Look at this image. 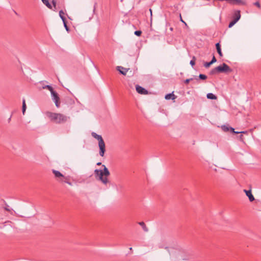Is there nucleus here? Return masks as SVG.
I'll return each instance as SVG.
<instances>
[{"label": "nucleus", "mask_w": 261, "mask_h": 261, "mask_svg": "<svg viewBox=\"0 0 261 261\" xmlns=\"http://www.w3.org/2000/svg\"><path fill=\"white\" fill-rule=\"evenodd\" d=\"M240 139H241V140H242V139H243V135H241L240 136Z\"/></svg>", "instance_id": "nucleus-38"}, {"label": "nucleus", "mask_w": 261, "mask_h": 261, "mask_svg": "<svg viewBox=\"0 0 261 261\" xmlns=\"http://www.w3.org/2000/svg\"><path fill=\"white\" fill-rule=\"evenodd\" d=\"M216 61H217V60H216V58L214 56H213V57L210 62H211V63L213 64V63H215Z\"/></svg>", "instance_id": "nucleus-31"}, {"label": "nucleus", "mask_w": 261, "mask_h": 261, "mask_svg": "<svg viewBox=\"0 0 261 261\" xmlns=\"http://www.w3.org/2000/svg\"><path fill=\"white\" fill-rule=\"evenodd\" d=\"M91 135L93 138L98 141V147L99 148V154L100 156L103 157L106 151V145L103 139H102L101 136L97 134L95 132H92L91 133Z\"/></svg>", "instance_id": "nucleus-3"}, {"label": "nucleus", "mask_w": 261, "mask_h": 261, "mask_svg": "<svg viewBox=\"0 0 261 261\" xmlns=\"http://www.w3.org/2000/svg\"><path fill=\"white\" fill-rule=\"evenodd\" d=\"M212 64V63H211V62H205L204 64V66L206 68H208Z\"/></svg>", "instance_id": "nucleus-26"}, {"label": "nucleus", "mask_w": 261, "mask_h": 261, "mask_svg": "<svg viewBox=\"0 0 261 261\" xmlns=\"http://www.w3.org/2000/svg\"><path fill=\"white\" fill-rule=\"evenodd\" d=\"M50 93L52 99L54 101L56 106L57 108H59L60 107V98L59 97L58 93L55 91H54V90H53L50 92Z\"/></svg>", "instance_id": "nucleus-6"}, {"label": "nucleus", "mask_w": 261, "mask_h": 261, "mask_svg": "<svg viewBox=\"0 0 261 261\" xmlns=\"http://www.w3.org/2000/svg\"><path fill=\"white\" fill-rule=\"evenodd\" d=\"M14 12L16 15H18L16 11H14Z\"/></svg>", "instance_id": "nucleus-40"}, {"label": "nucleus", "mask_w": 261, "mask_h": 261, "mask_svg": "<svg viewBox=\"0 0 261 261\" xmlns=\"http://www.w3.org/2000/svg\"><path fill=\"white\" fill-rule=\"evenodd\" d=\"M195 57H193L192 60L190 61V64L191 65V66H194L195 64Z\"/></svg>", "instance_id": "nucleus-24"}, {"label": "nucleus", "mask_w": 261, "mask_h": 261, "mask_svg": "<svg viewBox=\"0 0 261 261\" xmlns=\"http://www.w3.org/2000/svg\"><path fill=\"white\" fill-rule=\"evenodd\" d=\"M129 86H130V87L131 88H133V86H132V85L129 84Z\"/></svg>", "instance_id": "nucleus-39"}, {"label": "nucleus", "mask_w": 261, "mask_h": 261, "mask_svg": "<svg viewBox=\"0 0 261 261\" xmlns=\"http://www.w3.org/2000/svg\"><path fill=\"white\" fill-rule=\"evenodd\" d=\"M67 184L70 186H72V184L70 181H68Z\"/></svg>", "instance_id": "nucleus-36"}, {"label": "nucleus", "mask_w": 261, "mask_h": 261, "mask_svg": "<svg viewBox=\"0 0 261 261\" xmlns=\"http://www.w3.org/2000/svg\"><path fill=\"white\" fill-rule=\"evenodd\" d=\"M40 84L42 85V88L43 89H47L50 92L53 90V87L50 85H45L44 84V82H40Z\"/></svg>", "instance_id": "nucleus-12"}, {"label": "nucleus", "mask_w": 261, "mask_h": 261, "mask_svg": "<svg viewBox=\"0 0 261 261\" xmlns=\"http://www.w3.org/2000/svg\"><path fill=\"white\" fill-rule=\"evenodd\" d=\"M136 90L138 93L142 95H146L147 94V89L143 88L142 87L139 86V85H136L135 86Z\"/></svg>", "instance_id": "nucleus-8"}, {"label": "nucleus", "mask_w": 261, "mask_h": 261, "mask_svg": "<svg viewBox=\"0 0 261 261\" xmlns=\"http://www.w3.org/2000/svg\"><path fill=\"white\" fill-rule=\"evenodd\" d=\"M216 47L218 54L220 57H222L223 55L221 51L220 43L218 42L216 44Z\"/></svg>", "instance_id": "nucleus-13"}, {"label": "nucleus", "mask_w": 261, "mask_h": 261, "mask_svg": "<svg viewBox=\"0 0 261 261\" xmlns=\"http://www.w3.org/2000/svg\"><path fill=\"white\" fill-rule=\"evenodd\" d=\"M236 23H237L233 19L230 22L228 25V28H231Z\"/></svg>", "instance_id": "nucleus-25"}, {"label": "nucleus", "mask_w": 261, "mask_h": 261, "mask_svg": "<svg viewBox=\"0 0 261 261\" xmlns=\"http://www.w3.org/2000/svg\"><path fill=\"white\" fill-rule=\"evenodd\" d=\"M138 224L142 227V228L144 231H147L146 225L144 222H139Z\"/></svg>", "instance_id": "nucleus-20"}, {"label": "nucleus", "mask_w": 261, "mask_h": 261, "mask_svg": "<svg viewBox=\"0 0 261 261\" xmlns=\"http://www.w3.org/2000/svg\"><path fill=\"white\" fill-rule=\"evenodd\" d=\"M241 18L240 11L237 10L235 12L233 15V20L237 22Z\"/></svg>", "instance_id": "nucleus-11"}, {"label": "nucleus", "mask_w": 261, "mask_h": 261, "mask_svg": "<svg viewBox=\"0 0 261 261\" xmlns=\"http://www.w3.org/2000/svg\"><path fill=\"white\" fill-rule=\"evenodd\" d=\"M199 78L201 80H204L207 79V76L205 74H200L199 75Z\"/></svg>", "instance_id": "nucleus-23"}, {"label": "nucleus", "mask_w": 261, "mask_h": 261, "mask_svg": "<svg viewBox=\"0 0 261 261\" xmlns=\"http://www.w3.org/2000/svg\"><path fill=\"white\" fill-rule=\"evenodd\" d=\"M216 69L218 70L219 72L221 73L231 72L232 71V69L229 67V66L224 63L222 65L216 67Z\"/></svg>", "instance_id": "nucleus-5"}, {"label": "nucleus", "mask_w": 261, "mask_h": 261, "mask_svg": "<svg viewBox=\"0 0 261 261\" xmlns=\"http://www.w3.org/2000/svg\"><path fill=\"white\" fill-rule=\"evenodd\" d=\"M193 80L192 78H191V79H186L185 81V83L186 84H188L189 83V82L192 81Z\"/></svg>", "instance_id": "nucleus-33"}, {"label": "nucleus", "mask_w": 261, "mask_h": 261, "mask_svg": "<svg viewBox=\"0 0 261 261\" xmlns=\"http://www.w3.org/2000/svg\"><path fill=\"white\" fill-rule=\"evenodd\" d=\"M42 1L48 8H51V5L49 4L48 0H42Z\"/></svg>", "instance_id": "nucleus-19"}, {"label": "nucleus", "mask_w": 261, "mask_h": 261, "mask_svg": "<svg viewBox=\"0 0 261 261\" xmlns=\"http://www.w3.org/2000/svg\"><path fill=\"white\" fill-rule=\"evenodd\" d=\"M229 130H230L232 133H233L234 134H240V132L235 131L233 127H230Z\"/></svg>", "instance_id": "nucleus-27"}, {"label": "nucleus", "mask_w": 261, "mask_h": 261, "mask_svg": "<svg viewBox=\"0 0 261 261\" xmlns=\"http://www.w3.org/2000/svg\"><path fill=\"white\" fill-rule=\"evenodd\" d=\"M149 11H150V15H151V20H152V18H151V17H152V10H151V9H149Z\"/></svg>", "instance_id": "nucleus-35"}, {"label": "nucleus", "mask_w": 261, "mask_h": 261, "mask_svg": "<svg viewBox=\"0 0 261 261\" xmlns=\"http://www.w3.org/2000/svg\"><path fill=\"white\" fill-rule=\"evenodd\" d=\"M240 132V134H247V131H242V132Z\"/></svg>", "instance_id": "nucleus-34"}, {"label": "nucleus", "mask_w": 261, "mask_h": 261, "mask_svg": "<svg viewBox=\"0 0 261 261\" xmlns=\"http://www.w3.org/2000/svg\"><path fill=\"white\" fill-rule=\"evenodd\" d=\"M219 72L218 70L216 69V67L213 68L210 72L211 74H215Z\"/></svg>", "instance_id": "nucleus-22"}, {"label": "nucleus", "mask_w": 261, "mask_h": 261, "mask_svg": "<svg viewBox=\"0 0 261 261\" xmlns=\"http://www.w3.org/2000/svg\"><path fill=\"white\" fill-rule=\"evenodd\" d=\"M142 32L141 31H136L135 32V34L138 36L141 35Z\"/></svg>", "instance_id": "nucleus-29"}, {"label": "nucleus", "mask_w": 261, "mask_h": 261, "mask_svg": "<svg viewBox=\"0 0 261 261\" xmlns=\"http://www.w3.org/2000/svg\"><path fill=\"white\" fill-rule=\"evenodd\" d=\"M129 250H132V247L129 248Z\"/></svg>", "instance_id": "nucleus-41"}, {"label": "nucleus", "mask_w": 261, "mask_h": 261, "mask_svg": "<svg viewBox=\"0 0 261 261\" xmlns=\"http://www.w3.org/2000/svg\"><path fill=\"white\" fill-rule=\"evenodd\" d=\"M64 12H63V10H60L59 11V16L60 17V18H61V19L63 21H64V20H66L65 17H64Z\"/></svg>", "instance_id": "nucleus-16"}, {"label": "nucleus", "mask_w": 261, "mask_h": 261, "mask_svg": "<svg viewBox=\"0 0 261 261\" xmlns=\"http://www.w3.org/2000/svg\"><path fill=\"white\" fill-rule=\"evenodd\" d=\"M254 5L256 6V7H257L258 8H260V3H259V2H256L254 3Z\"/></svg>", "instance_id": "nucleus-30"}, {"label": "nucleus", "mask_w": 261, "mask_h": 261, "mask_svg": "<svg viewBox=\"0 0 261 261\" xmlns=\"http://www.w3.org/2000/svg\"><path fill=\"white\" fill-rule=\"evenodd\" d=\"M4 208L6 211L10 212L11 214H12L13 212H14L12 208H10L8 204H6V206L4 207Z\"/></svg>", "instance_id": "nucleus-18"}, {"label": "nucleus", "mask_w": 261, "mask_h": 261, "mask_svg": "<svg viewBox=\"0 0 261 261\" xmlns=\"http://www.w3.org/2000/svg\"><path fill=\"white\" fill-rule=\"evenodd\" d=\"M117 70L122 74L126 75L128 69L125 68L122 66H117Z\"/></svg>", "instance_id": "nucleus-10"}, {"label": "nucleus", "mask_w": 261, "mask_h": 261, "mask_svg": "<svg viewBox=\"0 0 261 261\" xmlns=\"http://www.w3.org/2000/svg\"><path fill=\"white\" fill-rule=\"evenodd\" d=\"M63 22L64 26L65 29H66V30L67 31H69V28H68V26L67 25V23H66V20H64V21H63Z\"/></svg>", "instance_id": "nucleus-28"}, {"label": "nucleus", "mask_w": 261, "mask_h": 261, "mask_svg": "<svg viewBox=\"0 0 261 261\" xmlns=\"http://www.w3.org/2000/svg\"><path fill=\"white\" fill-rule=\"evenodd\" d=\"M206 97L208 99H216L217 96L212 93H208L206 95Z\"/></svg>", "instance_id": "nucleus-15"}, {"label": "nucleus", "mask_w": 261, "mask_h": 261, "mask_svg": "<svg viewBox=\"0 0 261 261\" xmlns=\"http://www.w3.org/2000/svg\"><path fill=\"white\" fill-rule=\"evenodd\" d=\"M98 166H99V165H101V162H98L97 164H96Z\"/></svg>", "instance_id": "nucleus-37"}, {"label": "nucleus", "mask_w": 261, "mask_h": 261, "mask_svg": "<svg viewBox=\"0 0 261 261\" xmlns=\"http://www.w3.org/2000/svg\"><path fill=\"white\" fill-rule=\"evenodd\" d=\"M53 173L54 174L57 181L59 182L67 184L69 181V176H65L59 171L53 170Z\"/></svg>", "instance_id": "nucleus-4"}, {"label": "nucleus", "mask_w": 261, "mask_h": 261, "mask_svg": "<svg viewBox=\"0 0 261 261\" xmlns=\"http://www.w3.org/2000/svg\"><path fill=\"white\" fill-rule=\"evenodd\" d=\"M46 115L51 121L56 124L65 123L70 119V117L61 113L47 112Z\"/></svg>", "instance_id": "nucleus-2"}, {"label": "nucleus", "mask_w": 261, "mask_h": 261, "mask_svg": "<svg viewBox=\"0 0 261 261\" xmlns=\"http://www.w3.org/2000/svg\"><path fill=\"white\" fill-rule=\"evenodd\" d=\"M244 192L246 193V196H248L250 201L252 202L254 200V197L252 194L251 190H247L244 189Z\"/></svg>", "instance_id": "nucleus-9"}, {"label": "nucleus", "mask_w": 261, "mask_h": 261, "mask_svg": "<svg viewBox=\"0 0 261 261\" xmlns=\"http://www.w3.org/2000/svg\"><path fill=\"white\" fill-rule=\"evenodd\" d=\"M222 128L224 131L227 132L229 130L230 127L227 125H224L222 126Z\"/></svg>", "instance_id": "nucleus-21"}, {"label": "nucleus", "mask_w": 261, "mask_h": 261, "mask_svg": "<svg viewBox=\"0 0 261 261\" xmlns=\"http://www.w3.org/2000/svg\"><path fill=\"white\" fill-rule=\"evenodd\" d=\"M228 3L230 5H246V0H228Z\"/></svg>", "instance_id": "nucleus-7"}, {"label": "nucleus", "mask_w": 261, "mask_h": 261, "mask_svg": "<svg viewBox=\"0 0 261 261\" xmlns=\"http://www.w3.org/2000/svg\"><path fill=\"white\" fill-rule=\"evenodd\" d=\"M165 99L167 100L172 99V100L174 99L175 98V96L173 94V92H172L171 93L167 94L165 95Z\"/></svg>", "instance_id": "nucleus-14"}, {"label": "nucleus", "mask_w": 261, "mask_h": 261, "mask_svg": "<svg viewBox=\"0 0 261 261\" xmlns=\"http://www.w3.org/2000/svg\"><path fill=\"white\" fill-rule=\"evenodd\" d=\"M180 20L185 24V25L188 27V25L187 24V23L182 19V17H181V15L180 14Z\"/></svg>", "instance_id": "nucleus-32"}, {"label": "nucleus", "mask_w": 261, "mask_h": 261, "mask_svg": "<svg viewBox=\"0 0 261 261\" xmlns=\"http://www.w3.org/2000/svg\"><path fill=\"white\" fill-rule=\"evenodd\" d=\"M103 170L95 169L94 171L95 178L100 181L105 186H107L111 184L108 177L110 175V172L105 165H102Z\"/></svg>", "instance_id": "nucleus-1"}, {"label": "nucleus", "mask_w": 261, "mask_h": 261, "mask_svg": "<svg viewBox=\"0 0 261 261\" xmlns=\"http://www.w3.org/2000/svg\"><path fill=\"white\" fill-rule=\"evenodd\" d=\"M26 108H27V106H26V105H25V99H23V101H22V111L23 114H24V113H25V110H26Z\"/></svg>", "instance_id": "nucleus-17"}]
</instances>
